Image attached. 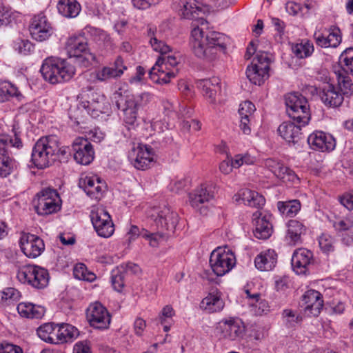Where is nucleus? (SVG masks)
Masks as SVG:
<instances>
[{
  "label": "nucleus",
  "instance_id": "cd10ccee",
  "mask_svg": "<svg viewBox=\"0 0 353 353\" xmlns=\"http://www.w3.org/2000/svg\"><path fill=\"white\" fill-rule=\"evenodd\" d=\"M305 125L293 122H283L278 128L280 136L288 143L296 144L301 139V127Z\"/></svg>",
  "mask_w": 353,
  "mask_h": 353
},
{
  "label": "nucleus",
  "instance_id": "338daca9",
  "mask_svg": "<svg viewBox=\"0 0 353 353\" xmlns=\"http://www.w3.org/2000/svg\"><path fill=\"white\" fill-rule=\"evenodd\" d=\"M313 37H314L315 43L317 46H319L321 48L331 47L329 45L330 42L328 41L327 37H325L322 33L314 32Z\"/></svg>",
  "mask_w": 353,
  "mask_h": 353
},
{
  "label": "nucleus",
  "instance_id": "b1692460",
  "mask_svg": "<svg viewBox=\"0 0 353 353\" xmlns=\"http://www.w3.org/2000/svg\"><path fill=\"white\" fill-rule=\"evenodd\" d=\"M308 144L314 150L330 151L334 149L336 142L334 137L322 131L313 132L307 137Z\"/></svg>",
  "mask_w": 353,
  "mask_h": 353
},
{
  "label": "nucleus",
  "instance_id": "2f4dec72",
  "mask_svg": "<svg viewBox=\"0 0 353 353\" xmlns=\"http://www.w3.org/2000/svg\"><path fill=\"white\" fill-rule=\"evenodd\" d=\"M197 86L203 93V95L210 99V103H214L216 95L220 90V79L217 77L199 80Z\"/></svg>",
  "mask_w": 353,
  "mask_h": 353
},
{
  "label": "nucleus",
  "instance_id": "1a4fd4ad",
  "mask_svg": "<svg viewBox=\"0 0 353 353\" xmlns=\"http://www.w3.org/2000/svg\"><path fill=\"white\" fill-rule=\"evenodd\" d=\"M236 264L234 252L227 246L214 250L210 256V265L213 272L218 276L228 273Z\"/></svg>",
  "mask_w": 353,
  "mask_h": 353
},
{
  "label": "nucleus",
  "instance_id": "37998d69",
  "mask_svg": "<svg viewBox=\"0 0 353 353\" xmlns=\"http://www.w3.org/2000/svg\"><path fill=\"white\" fill-rule=\"evenodd\" d=\"M339 64L342 70L353 75V48H346L339 57Z\"/></svg>",
  "mask_w": 353,
  "mask_h": 353
},
{
  "label": "nucleus",
  "instance_id": "72a5a7b5",
  "mask_svg": "<svg viewBox=\"0 0 353 353\" xmlns=\"http://www.w3.org/2000/svg\"><path fill=\"white\" fill-rule=\"evenodd\" d=\"M214 197V192L212 188L201 185L189 194V199L191 205L194 208H199L201 204L209 202Z\"/></svg>",
  "mask_w": 353,
  "mask_h": 353
},
{
  "label": "nucleus",
  "instance_id": "603ef678",
  "mask_svg": "<svg viewBox=\"0 0 353 353\" xmlns=\"http://www.w3.org/2000/svg\"><path fill=\"white\" fill-rule=\"evenodd\" d=\"M256 110L255 105L251 101H246L240 104L239 113L240 118H254L253 114Z\"/></svg>",
  "mask_w": 353,
  "mask_h": 353
},
{
  "label": "nucleus",
  "instance_id": "f3484780",
  "mask_svg": "<svg viewBox=\"0 0 353 353\" xmlns=\"http://www.w3.org/2000/svg\"><path fill=\"white\" fill-rule=\"evenodd\" d=\"M20 248L28 258L35 259L45 250L43 241L34 234L23 233L19 241Z\"/></svg>",
  "mask_w": 353,
  "mask_h": 353
},
{
  "label": "nucleus",
  "instance_id": "8fccbe9b",
  "mask_svg": "<svg viewBox=\"0 0 353 353\" xmlns=\"http://www.w3.org/2000/svg\"><path fill=\"white\" fill-rule=\"evenodd\" d=\"M14 20L11 10L0 3V27L7 26Z\"/></svg>",
  "mask_w": 353,
  "mask_h": 353
},
{
  "label": "nucleus",
  "instance_id": "864d4df0",
  "mask_svg": "<svg viewBox=\"0 0 353 353\" xmlns=\"http://www.w3.org/2000/svg\"><path fill=\"white\" fill-rule=\"evenodd\" d=\"M86 268L83 264H79L74 267L73 274L79 280L92 281L94 279V274H87Z\"/></svg>",
  "mask_w": 353,
  "mask_h": 353
},
{
  "label": "nucleus",
  "instance_id": "4c0bfd02",
  "mask_svg": "<svg viewBox=\"0 0 353 353\" xmlns=\"http://www.w3.org/2000/svg\"><path fill=\"white\" fill-rule=\"evenodd\" d=\"M59 12L65 17H76L80 10V4L76 0H60L57 5Z\"/></svg>",
  "mask_w": 353,
  "mask_h": 353
},
{
  "label": "nucleus",
  "instance_id": "de8ad7c7",
  "mask_svg": "<svg viewBox=\"0 0 353 353\" xmlns=\"http://www.w3.org/2000/svg\"><path fill=\"white\" fill-rule=\"evenodd\" d=\"M283 316L285 319V324L288 327H295L302 321V316L291 310H285Z\"/></svg>",
  "mask_w": 353,
  "mask_h": 353
},
{
  "label": "nucleus",
  "instance_id": "c85d7f7f",
  "mask_svg": "<svg viewBox=\"0 0 353 353\" xmlns=\"http://www.w3.org/2000/svg\"><path fill=\"white\" fill-rule=\"evenodd\" d=\"M320 97L322 102L330 108L340 106L344 100L339 88L332 84L325 85L320 93Z\"/></svg>",
  "mask_w": 353,
  "mask_h": 353
},
{
  "label": "nucleus",
  "instance_id": "ea45409f",
  "mask_svg": "<svg viewBox=\"0 0 353 353\" xmlns=\"http://www.w3.org/2000/svg\"><path fill=\"white\" fill-rule=\"evenodd\" d=\"M276 206L279 212L287 217L295 216L301 208V202L298 199L279 201Z\"/></svg>",
  "mask_w": 353,
  "mask_h": 353
},
{
  "label": "nucleus",
  "instance_id": "09e8293b",
  "mask_svg": "<svg viewBox=\"0 0 353 353\" xmlns=\"http://www.w3.org/2000/svg\"><path fill=\"white\" fill-rule=\"evenodd\" d=\"M334 239L327 234H323L319 239V246L323 252L329 253L334 251Z\"/></svg>",
  "mask_w": 353,
  "mask_h": 353
},
{
  "label": "nucleus",
  "instance_id": "393cba45",
  "mask_svg": "<svg viewBox=\"0 0 353 353\" xmlns=\"http://www.w3.org/2000/svg\"><path fill=\"white\" fill-rule=\"evenodd\" d=\"M127 70L123 59L119 56L110 66H105L96 71L95 77L100 81H105L108 79L120 77Z\"/></svg>",
  "mask_w": 353,
  "mask_h": 353
},
{
  "label": "nucleus",
  "instance_id": "79ce46f5",
  "mask_svg": "<svg viewBox=\"0 0 353 353\" xmlns=\"http://www.w3.org/2000/svg\"><path fill=\"white\" fill-rule=\"evenodd\" d=\"M57 330L61 344L71 341L79 334L78 330L75 327L67 323L57 325Z\"/></svg>",
  "mask_w": 353,
  "mask_h": 353
},
{
  "label": "nucleus",
  "instance_id": "dca6fc26",
  "mask_svg": "<svg viewBox=\"0 0 353 353\" xmlns=\"http://www.w3.org/2000/svg\"><path fill=\"white\" fill-rule=\"evenodd\" d=\"M72 148L74 159L77 163L87 165L93 161L94 152L88 139L83 137L76 138L72 144Z\"/></svg>",
  "mask_w": 353,
  "mask_h": 353
},
{
  "label": "nucleus",
  "instance_id": "412c9836",
  "mask_svg": "<svg viewBox=\"0 0 353 353\" xmlns=\"http://www.w3.org/2000/svg\"><path fill=\"white\" fill-rule=\"evenodd\" d=\"M79 187L92 199L99 200L106 188L105 183L97 176H88L79 181Z\"/></svg>",
  "mask_w": 353,
  "mask_h": 353
},
{
  "label": "nucleus",
  "instance_id": "4be33fe9",
  "mask_svg": "<svg viewBox=\"0 0 353 353\" xmlns=\"http://www.w3.org/2000/svg\"><path fill=\"white\" fill-rule=\"evenodd\" d=\"M313 260V254L311 251L300 248L294 251L291 263L294 271L298 274H305L309 270Z\"/></svg>",
  "mask_w": 353,
  "mask_h": 353
},
{
  "label": "nucleus",
  "instance_id": "aec40b11",
  "mask_svg": "<svg viewBox=\"0 0 353 353\" xmlns=\"http://www.w3.org/2000/svg\"><path fill=\"white\" fill-rule=\"evenodd\" d=\"M305 312L308 316H317L323 306L322 295L314 290H310L305 292L302 299Z\"/></svg>",
  "mask_w": 353,
  "mask_h": 353
},
{
  "label": "nucleus",
  "instance_id": "052dcab7",
  "mask_svg": "<svg viewBox=\"0 0 353 353\" xmlns=\"http://www.w3.org/2000/svg\"><path fill=\"white\" fill-rule=\"evenodd\" d=\"M190 182V181L188 178L177 179L171 185V190L172 191L178 193L188 187Z\"/></svg>",
  "mask_w": 353,
  "mask_h": 353
},
{
  "label": "nucleus",
  "instance_id": "69168bd1",
  "mask_svg": "<svg viewBox=\"0 0 353 353\" xmlns=\"http://www.w3.org/2000/svg\"><path fill=\"white\" fill-rule=\"evenodd\" d=\"M352 226L353 222L350 219L339 220L334 223V228L339 232L348 230Z\"/></svg>",
  "mask_w": 353,
  "mask_h": 353
},
{
  "label": "nucleus",
  "instance_id": "6e6552de",
  "mask_svg": "<svg viewBox=\"0 0 353 353\" xmlns=\"http://www.w3.org/2000/svg\"><path fill=\"white\" fill-rule=\"evenodd\" d=\"M17 277L24 284L36 289H43L49 282V274L46 269L35 265H26L18 270Z\"/></svg>",
  "mask_w": 353,
  "mask_h": 353
},
{
  "label": "nucleus",
  "instance_id": "6e6d98bb",
  "mask_svg": "<svg viewBox=\"0 0 353 353\" xmlns=\"http://www.w3.org/2000/svg\"><path fill=\"white\" fill-rule=\"evenodd\" d=\"M255 65L261 68H265L266 70H270V59L269 54L265 52H259L256 53L253 62Z\"/></svg>",
  "mask_w": 353,
  "mask_h": 353
},
{
  "label": "nucleus",
  "instance_id": "ddd939ff",
  "mask_svg": "<svg viewBox=\"0 0 353 353\" xmlns=\"http://www.w3.org/2000/svg\"><path fill=\"white\" fill-rule=\"evenodd\" d=\"M90 219L94 228L99 236L108 238L114 231V224L109 213L103 208L92 210Z\"/></svg>",
  "mask_w": 353,
  "mask_h": 353
},
{
  "label": "nucleus",
  "instance_id": "0e129e2a",
  "mask_svg": "<svg viewBox=\"0 0 353 353\" xmlns=\"http://www.w3.org/2000/svg\"><path fill=\"white\" fill-rule=\"evenodd\" d=\"M73 353H92V352L89 343L86 341H83L74 345Z\"/></svg>",
  "mask_w": 353,
  "mask_h": 353
},
{
  "label": "nucleus",
  "instance_id": "6ab92c4d",
  "mask_svg": "<svg viewBox=\"0 0 353 353\" xmlns=\"http://www.w3.org/2000/svg\"><path fill=\"white\" fill-rule=\"evenodd\" d=\"M81 105L93 118H97L109 110V103L105 96L94 92L91 93L90 100L83 101Z\"/></svg>",
  "mask_w": 353,
  "mask_h": 353
},
{
  "label": "nucleus",
  "instance_id": "f704fd0d",
  "mask_svg": "<svg viewBox=\"0 0 353 353\" xmlns=\"http://www.w3.org/2000/svg\"><path fill=\"white\" fill-rule=\"evenodd\" d=\"M276 257L277 255L273 250L261 252L254 259L255 266L261 271L270 270L276 263Z\"/></svg>",
  "mask_w": 353,
  "mask_h": 353
},
{
  "label": "nucleus",
  "instance_id": "a19ab883",
  "mask_svg": "<svg viewBox=\"0 0 353 353\" xmlns=\"http://www.w3.org/2000/svg\"><path fill=\"white\" fill-rule=\"evenodd\" d=\"M294 54L299 59H305L310 57L314 52L313 43L309 40H302L301 43L294 45L292 48Z\"/></svg>",
  "mask_w": 353,
  "mask_h": 353
},
{
  "label": "nucleus",
  "instance_id": "58836bf2",
  "mask_svg": "<svg viewBox=\"0 0 353 353\" xmlns=\"http://www.w3.org/2000/svg\"><path fill=\"white\" fill-rule=\"evenodd\" d=\"M239 196L245 204L251 207L260 208L265 203V200L262 195L249 189L242 190Z\"/></svg>",
  "mask_w": 353,
  "mask_h": 353
},
{
  "label": "nucleus",
  "instance_id": "5701e85b",
  "mask_svg": "<svg viewBox=\"0 0 353 353\" xmlns=\"http://www.w3.org/2000/svg\"><path fill=\"white\" fill-rule=\"evenodd\" d=\"M270 216L265 214L262 216L261 212L256 211L253 214V221L254 229V236L262 240L268 239L272 234V225L270 222Z\"/></svg>",
  "mask_w": 353,
  "mask_h": 353
},
{
  "label": "nucleus",
  "instance_id": "4468645a",
  "mask_svg": "<svg viewBox=\"0 0 353 353\" xmlns=\"http://www.w3.org/2000/svg\"><path fill=\"white\" fill-rule=\"evenodd\" d=\"M29 30L32 38L39 42L48 39L53 34L51 23L43 13L34 16L29 26Z\"/></svg>",
  "mask_w": 353,
  "mask_h": 353
},
{
  "label": "nucleus",
  "instance_id": "7c9ffc66",
  "mask_svg": "<svg viewBox=\"0 0 353 353\" xmlns=\"http://www.w3.org/2000/svg\"><path fill=\"white\" fill-rule=\"evenodd\" d=\"M223 307L224 302L221 298V292L217 289L210 292L200 303V307L208 313L220 312Z\"/></svg>",
  "mask_w": 353,
  "mask_h": 353
},
{
  "label": "nucleus",
  "instance_id": "5fc2aeb1",
  "mask_svg": "<svg viewBox=\"0 0 353 353\" xmlns=\"http://www.w3.org/2000/svg\"><path fill=\"white\" fill-rule=\"evenodd\" d=\"M54 323H48L41 325L37 329V334L39 337L48 343V341L53 340L52 337H50V333L53 330Z\"/></svg>",
  "mask_w": 353,
  "mask_h": 353
},
{
  "label": "nucleus",
  "instance_id": "0eeeda50",
  "mask_svg": "<svg viewBox=\"0 0 353 353\" xmlns=\"http://www.w3.org/2000/svg\"><path fill=\"white\" fill-rule=\"evenodd\" d=\"M288 115L296 123L308 124L310 118V105L307 99L299 92L288 94L285 98Z\"/></svg>",
  "mask_w": 353,
  "mask_h": 353
},
{
  "label": "nucleus",
  "instance_id": "bb28decb",
  "mask_svg": "<svg viewBox=\"0 0 353 353\" xmlns=\"http://www.w3.org/2000/svg\"><path fill=\"white\" fill-rule=\"evenodd\" d=\"M174 6L182 18L192 19V23L200 18L198 16L202 12L195 0H174Z\"/></svg>",
  "mask_w": 353,
  "mask_h": 353
},
{
  "label": "nucleus",
  "instance_id": "a18cd8bd",
  "mask_svg": "<svg viewBox=\"0 0 353 353\" xmlns=\"http://www.w3.org/2000/svg\"><path fill=\"white\" fill-rule=\"evenodd\" d=\"M14 48L19 54L28 55L34 50V45L28 39H18L14 41Z\"/></svg>",
  "mask_w": 353,
  "mask_h": 353
},
{
  "label": "nucleus",
  "instance_id": "423d86ee",
  "mask_svg": "<svg viewBox=\"0 0 353 353\" xmlns=\"http://www.w3.org/2000/svg\"><path fill=\"white\" fill-rule=\"evenodd\" d=\"M152 98V94L144 92L127 97L123 103H116L117 108L123 112V120L128 128H134L137 124L139 110L150 103Z\"/></svg>",
  "mask_w": 353,
  "mask_h": 353
},
{
  "label": "nucleus",
  "instance_id": "2eb2a0df",
  "mask_svg": "<svg viewBox=\"0 0 353 353\" xmlns=\"http://www.w3.org/2000/svg\"><path fill=\"white\" fill-rule=\"evenodd\" d=\"M128 158L136 169L145 170L154 162L153 150L150 146L140 145L130 152Z\"/></svg>",
  "mask_w": 353,
  "mask_h": 353
},
{
  "label": "nucleus",
  "instance_id": "a211bd4d",
  "mask_svg": "<svg viewBox=\"0 0 353 353\" xmlns=\"http://www.w3.org/2000/svg\"><path fill=\"white\" fill-rule=\"evenodd\" d=\"M87 317L91 326L97 329H105L110 323V315L100 303L91 304L87 309Z\"/></svg>",
  "mask_w": 353,
  "mask_h": 353
},
{
  "label": "nucleus",
  "instance_id": "c756f323",
  "mask_svg": "<svg viewBox=\"0 0 353 353\" xmlns=\"http://www.w3.org/2000/svg\"><path fill=\"white\" fill-rule=\"evenodd\" d=\"M216 330L221 333L222 337L230 340L241 337L244 332V327L242 323L234 320L220 322Z\"/></svg>",
  "mask_w": 353,
  "mask_h": 353
},
{
  "label": "nucleus",
  "instance_id": "f257e3e1",
  "mask_svg": "<svg viewBox=\"0 0 353 353\" xmlns=\"http://www.w3.org/2000/svg\"><path fill=\"white\" fill-rule=\"evenodd\" d=\"M192 27L190 46L196 57L212 61L216 59L218 52H225L228 37L222 33L208 30L205 19H196L192 23Z\"/></svg>",
  "mask_w": 353,
  "mask_h": 353
},
{
  "label": "nucleus",
  "instance_id": "3c124183",
  "mask_svg": "<svg viewBox=\"0 0 353 353\" xmlns=\"http://www.w3.org/2000/svg\"><path fill=\"white\" fill-rule=\"evenodd\" d=\"M17 89L10 83L4 82L0 85V100H7L10 97L16 96Z\"/></svg>",
  "mask_w": 353,
  "mask_h": 353
},
{
  "label": "nucleus",
  "instance_id": "c03bdc74",
  "mask_svg": "<svg viewBox=\"0 0 353 353\" xmlns=\"http://www.w3.org/2000/svg\"><path fill=\"white\" fill-rule=\"evenodd\" d=\"M125 274L123 267H117L111 272V283L117 292H121L125 285Z\"/></svg>",
  "mask_w": 353,
  "mask_h": 353
},
{
  "label": "nucleus",
  "instance_id": "680f3d73",
  "mask_svg": "<svg viewBox=\"0 0 353 353\" xmlns=\"http://www.w3.org/2000/svg\"><path fill=\"white\" fill-rule=\"evenodd\" d=\"M340 203L347 210L353 209V191L345 193L339 197Z\"/></svg>",
  "mask_w": 353,
  "mask_h": 353
},
{
  "label": "nucleus",
  "instance_id": "473e14b6",
  "mask_svg": "<svg viewBox=\"0 0 353 353\" xmlns=\"http://www.w3.org/2000/svg\"><path fill=\"white\" fill-rule=\"evenodd\" d=\"M305 232L304 225L296 220H290L288 223L285 240L288 244L296 245L302 243V235Z\"/></svg>",
  "mask_w": 353,
  "mask_h": 353
},
{
  "label": "nucleus",
  "instance_id": "39448f33",
  "mask_svg": "<svg viewBox=\"0 0 353 353\" xmlns=\"http://www.w3.org/2000/svg\"><path fill=\"white\" fill-rule=\"evenodd\" d=\"M12 134L14 139L8 134H0V176L1 177L8 176L17 168L16 161L10 157L12 154L10 149L12 148L19 149L23 146L20 132L15 126L12 129Z\"/></svg>",
  "mask_w": 353,
  "mask_h": 353
},
{
  "label": "nucleus",
  "instance_id": "9d476101",
  "mask_svg": "<svg viewBox=\"0 0 353 353\" xmlns=\"http://www.w3.org/2000/svg\"><path fill=\"white\" fill-rule=\"evenodd\" d=\"M35 211L39 215L47 216L61 209V199L57 191L52 188H44L37 193L34 199Z\"/></svg>",
  "mask_w": 353,
  "mask_h": 353
},
{
  "label": "nucleus",
  "instance_id": "9b49d317",
  "mask_svg": "<svg viewBox=\"0 0 353 353\" xmlns=\"http://www.w3.org/2000/svg\"><path fill=\"white\" fill-rule=\"evenodd\" d=\"M65 49L70 57H77L85 67L98 62L96 55L88 50V43L83 37H70L66 42Z\"/></svg>",
  "mask_w": 353,
  "mask_h": 353
},
{
  "label": "nucleus",
  "instance_id": "20e7f679",
  "mask_svg": "<svg viewBox=\"0 0 353 353\" xmlns=\"http://www.w3.org/2000/svg\"><path fill=\"white\" fill-rule=\"evenodd\" d=\"M40 72L46 81L56 84L71 79L75 69L66 60L50 57L43 61Z\"/></svg>",
  "mask_w": 353,
  "mask_h": 353
},
{
  "label": "nucleus",
  "instance_id": "e433bc0d",
  "mask_svg": "<svg viewBox=\"0 0 353 353\" xmlns=\"http://www.w3.org/2000/svg\"><path fill=\"white\" fill-rule=\"evenodd\" d=\"M246 76L251 83L260 85L269 78V70L265 68H261L257 65L252 63L246 70Z\"/></svg>",
  "mask_w": 353,
  "mask_h": 353
},
{
  "label": "nucleus",
  "instance_id": "bf43d9fd",
  "mask_svg": "<svg viewBox=\"0 0 353 353\" xmlns=\"http://www.w3.org/2000/svg\"><path fill=\"white\" fill-rule=\"evenodd\" d=\"M327 37L331 48H336L341 42V37L339 28H333Z\"/></svg>",
  "mask_w": 353,
  "mask_h": 353
},
{
  "label": "nucleus",
  "instance_id": "4d7b16f0",
  "mask_svg": "<svg viewBox=\"0 0 353 353\" xmlns=\"http://www.w3.org/2000/svg\"><path fill=\"white\" fill-rule=\"evenodd\" d=\"M142 237L149 240L150 246L154 248L158 245L159 240L163 237L162 231L150 232L145 229H142Z\"/></svg>",
  "mask_w": 353,
  "mask_h": 353
},
{
  "label": "nucleus",
  "instance_id": "f03ea898",
  "mask_svg": "<svg viewBox=\"0 0 353 353\" xmlns=\"http://www.w3.org/2000/svg\"><path fill=\"white\" fill-rule=\"evenodd\" d=\"M155 31L156 29L150 27L147 35L152 48L154 51L159 52L161 56L150 69L149 76L155 83L167 84L170 81V79L174 78L178 73L179 70L176 67L179 63V57L168 54L170 52L171 48L157 39Z\"/></svg>",
  "mask_w": 353,
  "mask_h": 353
},
{
  "label": "nucleus",
  "instance_id": "e2e57ef3",
  "mask_svg": "<svg viewBox=\"0 0 353 353\" xmlns=\"http://www.w3.org/2000/svg\"><path fill=\"white\" fill-rule=\"evenodd\" d=\"M286 11L293 16L297 15L299 13L303 12V6L297 3L290 1L285 5Z\"/></svg>",
  "mask_w": 353,
  "mask_h": 353
},
{
  "label": "nucleus",
  "instance_id": "c9c22d12",
  "mask_svg": "<svg viewBox=\"0 0 353 353\" xmlns=\"http://www.w3.org/2000/svg\"><path fill=\"white\" fill-rule=\"evenodd\" d=\"M17 309L21 316L28 319H39L45 313L44 307L30 302H21L18 304Z\"/></svg>",
  "mask_w": 353,
  "mask_h": 353
},
{
  "label": "nucleus",
  "instance_id": "774afa93",
  "mask_svg": "<svg viewBox=\"0 0 353 353\" xmlns=\"http://www.w3.org/2000/svg\"><path fill=\"white\" fill-rule=\"evenodd\" d=\"M0 353H23V352L19 346L10 343H2Z\"/></svg>",
  "mask_w": 353,
  "mask_h": 353
},
{
  "label": "nucleus",
  "instance_id": "49530a36",
  "mask_svg": "<svg viewBox=\"0 0 353 353\" xmlns=\"http://www.w3.org/2000/svg\"><path fill=\"white\" fill-rule=\"evenodd\" d=\"M338 86L339 90H341L343 96L352 94L353 84L349 77L339 75L338 77Z\"/></svg>",
  "mask_w": 353,
  "mask_h": 353
},
{
  "label": "nucleus",
  "instance_id": "7ed1b4c3",
  "mask_svg": "<svg viewBox=\"0 0 353 353\" xmlns=\"http://www.w3.org/2000/svg\"><path fill=\"white\" fill-rule=\"evenodd\" d=\"M64 155L65 152L60 148L56 136H46L40 138L34 144L31 154V160L39 169H43L52 165L59 154Z\"/></svg>",
  "mask_w": 353,
  "mask_h": 353
},
{
  "label": "nucleus",
  "instance_id": "f8f14e48",
  "mask_svg": "<svg viewBox=\"0 0 353 353\" xmlns=\"http://www.w3.org/2000/svg\"><path fill=\"white\" fill-rule=\"evenodd\" d=\"M148 216L156 225L157 230L162 232L173 233L179 221L178 214L165 205L152 208Z\"/></svg>",
  "mask_w": 353,
  "mask_h": 353
},
{
  "label": "nucleus",
  "instance_id": "13d9d810",
  "mask_svg": "<svg viewBox=\"0 0 353 353\" xmlns=\"http://www.w3.org/2000/svg\"><path fill=\"white\" fill-rule=\"evenodd\" d=\"M20 296V292L13 288H8L1 293V299L6 301H17Z\"/></svg>",
  "mask_w": 353,
  "mask_h": 353
},
{
  "label": "nucleus",
  "instance_id": "a878e982",
  "mask_svg": "<svg viewBox=\"0 0 353 353\" xmlns=\"http://www.w3.org/2000/svg\"><path fill=\"white\" fill-rule=\"evenodd\" d=\"M264 164L278 179L283 181H293L296 177L294 171L285 166L281 161L269 158L265 161Z\"/></svg>",
  "mask_w": 353,
  "mask_h": 353
}]
</instances>
